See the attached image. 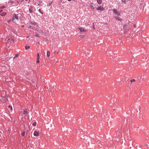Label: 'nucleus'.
Listing matches in <instances>:
<instances>
[{
    "instance_id": "14",
    "label": "nucleus",
    "mask_w": 149,
    "mask_h": 149,
    "mask_svg": "<svg viewBox=\"0 0 149 149\" xmlns=\"http://www.w3.org/2000/svg\"><path fill=\"white\" fill-rule=\"evenodd\" d=\"M25 134V132L24 131L22 132L21 135L23 136H24Z\"/></svg>"
},
{
    "instance_id": "20",
    "label": "nucleus",
    "mask_w": 149,
    "mask_h": 149,
    "mask_svg": "<svg viewBox=\"0 0 149 149\" xmlns=\"http://www.w3.org/2000/svg\"><path fill=\"white\" fill-rule=\"evenodd\" d=\"M52 2H53V1H51L50 3H49V4L48 5H49V6H51L52 4Z\"/></svg>"
},
{
    "instance_id": "37",
    "label": "nucleus",
    "mask_w": 149,
    "mask_h": 149,
    "mask_svg": "<svg viewBox=\"0 0 149 149\" xmlns=\"http://www.w3.org/2000/svg\"><path fill=\"white\" fill-rule=\"evenodd\" d=\"M31 27V26H30V27Z\"/></svg>"
},
{
    "instance_id": "28",
    "label": "nucleus",
    "mask_w": 149,
    "mask_h": 149,
    "mask_svg": "<svg viewBox=\"0 0 149 149\" xmlns=\"http://www.w3.org/2000/svg\"><path fill=\"white\" fill-rule=\"evenodd\" d=\"M145 147L146 148H148V145L147 144H145Z\"/></svg>"
},
{
    "instance_id": "17",
    "label": "nucleus",
    "mask_w": 149,
    "mask_h": 149,
    "mask_svg": "<svg viewBox=\"0 0 149 149\" xmlns=\"http://www.w3.org/2000/svg\"><path fill=\"white\" fill-rule=\"evenodd\" d=\"M36 125V122H34L33 124V125L34 126H35Z\"/></svg>"
},
{
    "instance_id": "23",
    "label": "nucleus",
    "mask_w": 149,
    "mask_h": 149,
    "mask_svg": "<svg viewBox=\"0 0 149 149\" xmlns=\"http://www.w3.org/2000/svg\"><path fill=\"white\" fill-rule=\"evenodd\" d=\"M19 56V54H16L15 55V56L14 57V58H15V57H18Z\"/></svg>"
},
{
    "instance_id": "19",
    "label": "nucleus",
    "mask_w": 149,
    "mask_h": 149,
    "mask_svg": "<svg viewBox=\"0 0 149 149\" xmlns=\"http://www.w3.org/2000/svg\"><path fill=\"white\" fill-rule=\"evenodd\" d=\"M24 114H27L28 113H27V111L26 110H24Z\"/></svg>"
},
{
    "instance_id": "22",
    "label": "nucleus",
    "mask_w": 149,
    "mask_h": 149,
    "mask_svg": "<svg viewBox=\"0 0 149 149\" xmlns=\"http://www.w3.org/2000/svg\"><path fill=\"white\" fill-rule=\"evenodd\" d=\"M36 36L37 37H39V35L38 33H36Z\"/></svg>"
},
{
    "instance_id": "16",
    "label": "nucleus",
    "mask_w": 149,
    "mask_h": 149,
    "mask_svg": "<svg viewBox=\"0 0 149 149\" xmlns=\"http://www.w3.org/2000/svg\"><path fill=\"white\" fill-rule=\"evenodd\" d=\"M135 81V79H133L132 80H131L130 81L131 83L133 82H134Z\"/></svg>"
},
{
    "instance_id": "24",
    "label": "nucleus",
    "mask_w": 149,
    "mask_h": 149,
    "mask_svg": "<svg viewBox=\"0 0 149 149\" xmlns=\"http://www.w3.org/2000/svg\"><path fill=\"white\" fill-rule=\"evenodd\" d=\"M93 25L92 27H93V28L94 29H95V25H94V23H93Z\"/></svg>"
},
{
    "instance_id": "3",
    "label": "nucleus",
    "mask_w": 149,
    "mask_h": 149,
    "mask_svg": "<svg viewBox=\"0 0 149 149\" xmlns=\"http://www.w3.org/2000/svg\"><path fill=\"white\" fill-rule=\"evenodd\" d=\"M29 13H33V7L32 6H30V8H29Z\"/></svg>"
},
{
    "instance_id": "13",
    "label": "nucleus",
    "mask_w": 149,
    "mask_h": 149,
    "mask_svg": "<svg viewBox=\"0 0 149 149\" xmlns=\"http://www.w3.org/2000/svg\"><path fill=\"white\" fill-rule=\"evenodd\" d=\"M30 47V46H25V48L26 49H29Z\"/></svg>"
},
{
    "instance_id": "2",
    "label": "nucleus",
    "mask_w": 149,
    "mask_h": 149,
    "mask_svg": "<svg viewBox=\"0 0 149 149\" xmlns=\"http://www.w3.org/2000/svg\"><path fill=\"white\" fill-rule=\"evenodd\" d=\"M113 13H115L118 16H119L120 15V13L119 12H118L116 9H113Z\"/></svg>"
},
{
    "instance_id": "1",
    "label": "nucleus",
    "mask_w": 149,
    "mask_h": 149,
    "mask_svg": "<svg viewBox=\"0 0 149 149\" xmlns=\"http://www.w3.org/2000/svg\"><path fill=\"white\" fill-rule=\"evenodd\" d=\"M19 14H14L13 15V17L12 19V21L14 22L15 20V19L17 20H19L18 15Z\"/></svg>"
},
{
    "instance_id": "4",
    "label": "nucleus",
    "mask_w": 149,
    "mask_h": 149,
    "mask_svg": "<svg viewBox=\"0 0 149 149\" xmlns=\"http://www.w3.org/2000/svg\"><path fill=\"white\" fill-rule=\"evenodd\" d=\"M114 18H115L116 20H118L120 22H121L122 21H123V19H122L118 17V16H115V17H114Z\"/></svg>"
},
{
    "instance_id": "9",
    "label": "nucleus",
    "mask_w": 149,
    "mask_h": 149,
    "mask_svg": "<svg viewBox=\"0 0 149 149\" xmlns=\"http://www.w3.org/2000/svg\"><path fill=\"white\" fill-rule=\"evenodd\" d=\"M38 11L42 14H43V10H41L40 9H38Z\"/></svg>"
},
{
    "instance_id": "30",
    "label": "nucleus",
    "mask_w": 149,
    "mask_h": 149,
    "mask_svg": "<svg viewBox=\"0 0 149 149\" xmlns=\"http://www.w3.org/2000/svg\"><path fill=\"white\" fill-rule=\"evenodd\" d=\"M39 62H40V61L39 60V59H38H38H37V61H36V62L37 63H39Z\"/></svg>"
},
{
    "instance_id": "8",
    "label": "nucleus",
    "mask_w": 149,
    "mask_h": 149,
    "mask_svg": "<svg viewBox=\"0 0 149 149\" xmlns=\"http://www.w3.org/2000/svg\"><path fill=\"white\" fill-rule=\"evenodd\" d=\"M6 14V13L5 12H3L1 14H0V15L1 16H5Z\"/></svg>"
},
{
    "instance_id": "34",
    "label": "nucleus",
    "mask_w": 149,
    "mask_h": 149,
    "mask_svg": "<svg viewBox=\"0 0 149 149\" xmlns=\"http://www.w3.org/2000/svg\"><path fill=\"white\" fill-rule=\"evenodd\" d=\"M38 5V6H40V4L39 3H38V5Z\"/></svg>"
},
{
    "instance_id": "33",
    "label": "nucleus",
    "mask_w": 149,
    "mask_h": 149,
    "mask_svg": "<svg viewBox=\"0 0 149 149\" xmlns=\"http://www.w3.org/2000/svg\"><path fill=\"white\" fill-rule=\"evenodd\" d=\"M21 27H24V25H22V26H21Z\"/></svg>"
},
{
    "instance_id": "7",
    "label": "nucleus",
    "mask_w": 149,
    "mask_h": 149,
    "mask_svg": "<svg viewBox=\"0 0 149 149\" xmlns=\"http://www.w3.org/2000/svg\"><path fill=\"white\" fill-rule=\"evenodd\" d=\"M81 32H82L83 31H85L84 28H79Z\"/></svg>"
},
{
    "instance_id": "38",
    "label": "nucleus",
    "mask_w": 149,
    "mask_h": 149,
    "mask_svg": "<svg viewBox=\"0 0 149 149\" xmlns=\"http://www.w3.org/2000/svg\"><path fill=\"white\" fill-rule=\"evenodd\" d=\"M9 22V21H8V22Z\"/></svg>"
},
{
    "instance_id": "11",
    "label": "nucleus",
    "mask_w": 149,
    "mask_h": 149,
    "mask_svg": "<svg viewBox=\"0 0 149 149\" xmlns=\"http://www.w3.org/2000/svg\"><path fill=\"white\" fill-rule=\"evenodd\" d=\"M97 2L99 4H100L101 3L102 0H97Z\"/></svg>"
},
{
    "instance_id": "18",
    "label": "nucleus",
    "mask_w": 149,
    "mask_h": 149,
    "mask_svg": "<svg viewBox=\"0 0 149 149\" xmlns=\"http://www.w3.org/2000/svg\"><path fill=\"white\" fill-rule=\"evenodd\" d=\"M8 108H10L11 110H13V108H12V107L11 106H10V105H9L8 106Z\"/></svg>"
},
{
    "instance_id": "36",
    "label": "nucleus",
    "mask_w": 149,
    "mask_h": 149,
    "mask_svg": "<svg viewBox=\"0 0 149 149\" xmlns=\"http://www.w3.org/2000/svg\"><path fill=\"white\" fill-rule=\"evenodd\" d=\"M28 0H25L26 1H27Z\"/></svg>"
},
{
    "instance_id": "31",
    "label": "nucleus",
    "mask_w": 149,
    "mask_h": 149,
    "mask_svg": "<svg viewBox=\"0 0 149 149\" xmlns=\"http://www.w3.org/2000/svg\"><path fill=\"white\" fill-rule=\"evenodd\" d=\"M2 9L1 8H0V13H1V12L2 11Z\"/></svg>"
},
{
    "instance_id": "26",
    "label": "nucleus",
    "mask_w": 149,
    "mask_h": 149,
    "mask_svg": "<svg viewBox=\"0 0 149 149\" xmlns=\"http://www.w3.org/2000/svg\"><path fill=\"white\" fill-rule=\"evenodd\" d=\"M125 1L126 0H122V2L125 3Z\"/></svg>"
},
{
    "instance_id": "5",
    "label": "nucleus",
    "mask_w": 149,
    "mask_h": 149,
    "mask_svg": "<svg viewBox=\"0 0 149 149\" xmlns=\"http://www.w3.org/2000/svg\"><path fill=\"white\" fill-rule=\"evenodd\" d=\"M33 135L35 136H37L39 135V132L37 131H35L34 132Z\"/></svg>"
},
{
    "instance_id": "21",
    "label": "nucleus",
    "mask_w": 149,
    "mask_h": 149,
    "mask_svg": "<svg viewBox=\"0 0 149 149\" xmlns=\"http://www.w3.org/2000/svg\"><path fill=\"white\" fill-rule=\"evenodd\" d=\"M128 25H125L123 27V28H127L128 27Z\"/></svg>"
},
{
    "instance_id": "25",
    "label": "nucleus",
    "mask_w": 149,
    "mask_h": 149,
    "mask_svg": "<svg viewBox=\"0 0 149 149\" xmlns=\"http://www.w3.org/2000/svg\"><path fill=\"white\" fill-rule=\"evenodd\" d=\"M90 7L92 9H94V7L92 5H91L90 6Z\"/></svg>"
},
{
    "instance_id": "27",
    "label": "nucleus",
    "mask_w": 149,
    "mask_h": 149,
    "mask_svg": "<svg viewBox=\"0 0 149 149\" xmlns=\"http://www.w3.org/2000/svg\"><path fill=\"white\" fill-rule=\"evenodd\" d=\"M5 7V6H2V7H1V9H2V8H4Z\"/></svg>"
},
{
    "instance_id": "32",
    "label": "nucleus",
    "mask_w": 149,
    "mask_h": 149,
    "mask_svg": "<svg viewBox=\"0 0 149 149\" xmlns=\"http://www.w3.org/2000/svg\"><path fill=\"white\" fill-rule=\"evenodd\" d=\"M133 26L134 27H136V25L135 24H134L133 25Z\"/></svg>"
},
{
    "instance_id": "6",
    "label": "nucleus",
    "mask_w": 149,
    "mask_h": 149,
    "mask_svg": "<svg viewBox=\"0 0 149 149\" xmlns=\"http://www.w3.org/2000/svg\"><path fill=\"white\" fill-rule=\"evenodd\" d=\"M97 10H100L101 11H103L104 10V9L101 6H99L97 8Z\"/></svg>"
},
{
    "instance_id": "35",
    "label": "nucleus",
    "mask_w": 149,
    "mask_h": 149,
    "mask_svg": "<svg viewBox=\"0 0 149 149\" xmlns=\"http://www.w3.org/2000/svg\"><path fill=\"white\" fill-rule=\"evenodd\" d=\"M68 1H71V0H67Z\"/></svg>"
},
{
    "instance_id": "10",
    "label": "nucleus",
    "mask_w": 149,
    "mask_h": 149,
    "mask_svg": "<svg viewBox=\"0 0 149 149\" xmlns=\"http://www.w3.org/2000/svg\"><path fill=\"white\" fill-rule=\"evenodd\" d=\"M36 22H30V24H32L33 25H35L36 24Z\"/></svg>"
},
{
    "instance_id": "29",
    "label": "nucleus",
    "mask_w": 149,
    "mask_h": 149,
    "mask_svg": "<svg viewBox=\"0 0 149 149\" xmlns=\"http://www.w3.org/2000/svg\"><path fill=\"white\" fill-rule=\"evenodd\" d=\"M10 40L12 41L13 40V41H14V40H13V39L12 38H8V40Z\"/></svg>"
},
{
    "instance_id": "39",
    "label": "nucleus",
    "mask_w": 149,
    "mask_h": 149,
    "mask_svg": "<svg viewBox=\"0 0 149 149\" xmlns=\"http://www.w3.org/2000/svg\"><path fill=\"white\" fill-rule=\"evenodd\" d=\"M118 136L119 135V134H118Z\"/></svg>"
},
{
    "instance_id": "15",
    "label": "nucleus",
    "mask_w": 149,
    "mask_h": 149,
    "mask_svg": "<svg viewBox=\"0 0 149 149\" xmlns=\"http://www.w3.org/2000/svg\"><path fill=\"white\" fill-rule=\"evenodd\" d=\"M39 54L38 53L37 54V59H39Z\"/></svg>"
},
{
    "instance_id": "12",
    "label": "nucleus",
    "mask_w": 149,
    "mask_h": 149,
    "mask_svg": "<svg viewBox=\"0 0 149 149\" xmlns=\"http://www.w3.org/2000/svg\"><path fill=\"white\" fill-rule=\"evenodd\" d=\"M47 57H49L50 55V52L49 51H47Z\"/></svg>"
}]
</instances>
